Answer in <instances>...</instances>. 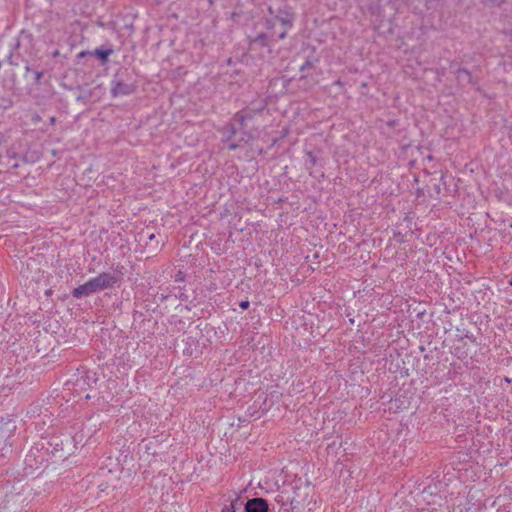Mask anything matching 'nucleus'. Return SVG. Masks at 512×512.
<instances>
[{"label":"nucleus","mask_w":512,"mask_h":512,"mask_svg":"<svg viewBox=\"0 0 512 512\" xmlns=\"http://www.w3.org/2000/svg\"><path fill=\"white\" fill-rule=\"evenodd\" d=\"M240 307H241L242 309H244V310H245V309H247V308L249 307V302H248V301H242V302L240 303Z\"/></svg>","instance_id":"nucleus-14"},{"label":"nucleus","mask_w":512,"mask_h":512,"mask_svg":"<svg viewBox=\"0 0 512 512\" xmlns=\"http://www.w3.org/2000/svg\"><path fill=\"white\" fill-rule=\"evenodd\" d=\"M122 278L121 271H115L113 273H102L95 277L96 281L99 284V289L103 290L109 287H112Z\"/></svg>","instance_id":"nucleus-2"},{"label":"nucleus","mask_w":512,"mask_h":512,"mask_svg":"<svg viewBox=\"0 0 512 512\" xmlns=\"http://www.w3.org/2000/svg\"><path fill=\"white\" fill-rule=\"evenodd\" d=\"M318 62V59L316 57L308 58L305 63L300 67L301 71H305L306 69L312 68L315 63Z\"/></svg>","instance_id":"nucleus-8"},{"label":"nucleus","mask_w":512,"mask_h":512,"mask_svg":"<svg viewBox=\"0 0 512 512\" xmlns=\"http://www.w3.org/2000/svg\"><path fill=\"white\" fill-rule=\"evenodd\" d=\"M231 133H232L233 135H234V134H236V129H235L234 127H232V131H231Z\"/></svg>","instance_id":"nucleus-19"},{"label":"nucleus","mask_w":512,"mask_h":512,"mask_svg":"<svg viewBox=\"0 0 512 512\" xmlns=\"http://www.w3.org/2000/svg\"><path fill=\"white\" fill-rule=\"evenodd\" d=\"M221 512H236V502L232 501L229 505L224 506Z\"/></svg>","instance_id":"nucleus-11"},{"label":"nucleus","mask_w":512,"mask_h":512,"mask_svg":"<svg viewBox=\"0 0 512 512\" xmlns=\"http://www.w3.org/2000/svg\"><path fill=\"white\" fill-rule=\"evenodd\" d=\"M509 285L512 286V278L509 280Z\"/></svg>","instance_id":"nucleus-20"},{"label":"nucleus","mask_w":512,"mask_h":512,"mask_svg":"<svg viewBox=\"0 0 512 512\" xmlns=\"http://www.w3.org/2000/svg\"><path fill=\"white\" fill-rule=\"evenodd\" d=\"M286 37V32L283 31L279 34V39H284Z\"/></svg>","instance_id":"nucleus-15"},{"label":"nucleus","mask_w":512,"mask_h":512,"mask_svg":"<svg viewBox=\"0 0 512 512\" xmlns=\"http://www.w3.org/2000/svg\"><path fill=\"white\" fill-rule=\"evenodd\" d=\"M240 146H241V144H240V143H230V144H229V146H228V148H229V150H232V151H233V150H236V149H237L238 147H240Z\"/></svg>","instance_id":"nucleus-13"},{"label":"nucleus","mask_w":512,"mask_h":512,"mask_svg":"<svg viewBox=\"0 0 512 512\" xmlns=\"http://www.w3.org/2000/svg\"><path fill=\"white\" fill-rule=\"evenodd\" d=\"M246 119H247V114H246V113H244V112H238V113H236V115H235V121H237V122H238V124H239V126H240L241 128H243V127H244V125H245V120H246Z\"/></svg>","instance_id":"nucleus-10"},{"label":"nucleus","mask_w":512,"mask_h":512,"mask_svg":"<svg viewBox=\"0 0 512 512\" xmlns=\"http://www.w3.org/2000/svg\"><path fill=\"white\" fill-rule=\"evenodd\" d=\"M98 291H100L99 284L95 278H92L89 281H87L86 283H84L83 285L76 287L72 291V295L75 298H82L84 296H88V295L98 292Z\"/></svg>","instance_id":"nucleus-1"},{"label":"nucleus","mask_w":512,"mask_h":512,"mask_svg":"<svg viewBox=\"0 0 512 512\" xmlns=\"http://www.w3.org/2000/svg\"><path fill=\"white\" fill-rule=\"evenodd\" d=\"M134 86L132 84L126 83L124 81H116L113 84L111 89L112 95L117 96H125L130 95L134 92Z\"/></svg>","instance_id":"nucleus-4"},{"label":"nucleus","mask_w":512,"mask_h":512,"mask_svg":"<svg viewBox=\"0 0 512 512\" xmlns=\"http://www.w3.org/2000/svg\"><path fill=\"white\" fill-rule=\"evenodd\" d=\"M42 72H36V79L39 80L42 77Z\"/></svg>","instance_id":"nucleus-17"},{"label":"nucleus","mask_w":512,"mask_h":512,"mask_svg":"<svg viewBox=\"0 0 512 512\" xmlns=\"http://www.w3.org/2000/svg\"><path fill=\"white\" fill-rule=\"evenodd\" d=\"M252 139V135L250 133H245V137H243L240 142L248 143L249 140Z\"/></svg>","instance_id":"nucleus-12"},{"label":"nucleus","mask_w":512,"mask_h":512,"mask_svg":"<svg viewBox=\"0 0 512 512\" xmlns=\"http://www.w3.org/2000/svg\"><path fill=\"white\" fill-rule=\"evenodd\" d=\"M317 163V158L316 156L312 153V152H307L306 153V160H305V165L308 167V168H311L313 166H315Z\"/></svg>","instance_id":"nucleus-7"},{"label":"nucleus","mask_w":512,"mask_h":512,"mask_svg":"<svg viewBox=\"0 0 512 512\" xmlns=\"http://www.w3.org/2000/svg\"><path fill=\"white\" fill-rule=\"evenodd\" d=\"M112 52H113V51H112V49H108V50L97 49L95 53H96V55H97L100 59H102V60H104V61H105V60H107V59H108V57L112 54Z\"/></svg>","instance_id":"nucleus-9"},{"label":"nucleus","mask_w":512,"mask_h":512,"mask_svg":"<svg viewBox=\"0 0 512 512\" xmlns=\"http://www.w3.org/2000/svg\"><path fill=\"white\" fill-rule=\"evenodd\" d=\"M462 73L469 77V73L466 70L459 71V74H462Z\"/></svg>","instance_id":"nucleus-18"},{"label":"nucleus","mask_w":512,"mask_h":512,"mask_svg":"<svg viewBox=\"0 0 512 512\" xmlns=\"http://www.w3.org/2000/svg\"><path fill=\"white\" fill-rule=\"evenodd\" d=\"M246 512H268V503L263 498H253L245 505Z\"/></svg>","instance_id":"nucleus-3"},{"label":"nucleus","mask_w":512,"mask_h":512,"mask_svg":"<svg viewBox=\"0 0 512 512\" xmlns=\"http://www.w3.org/2000/svg\"><path fill=\"white\" fill-rule=\"evenodd\" d=\"M275 501L282 507L290 506L293 508L294 497L290 489L284 488L280 490L276 496Z\"/></svg>","instance_id":"nucleus-5"},{"label":"nucleus","mask_w":512,"mask_h":512,"mask_svg":"<svg viewBox=\"0 0 512 512\" xmlns=\"http://www.w3.org/2000/svg\"><path fill=\"white\" fill-rule=\"evenodd\" d=\"M267 35L264 34V33H261L259 35H257L252 41H251V44H259L261 46H266L267 45Z\"/></svg>","instance_id":"nucleus-6"},{"label":"nucleus","mask_w":512,"mask_h":512,"mask_svg":"<svg viewBox=\"0 0 512 512\" xmlns=\"http://www.w3.org/2000/svg\"><path fill=\"white\" fill-rule=\"evenodd\" d=\"M281 22H282L283 25H291V22L290 21H286L285 19H282Z\"/></svg>","instance_id":"nucleus-16"}]
</instances>
